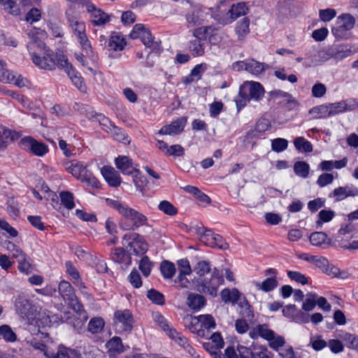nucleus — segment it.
Returning a JSON list of instances; mask_svg holds the SVG:
<instances>
[{
	"instance_id": "obj_63",
	"label": "nucleus",
	"mask_w": 358,
	"mask_h": 358,
	"mask_svg": "<svg viewBox=\"0 0 358 358\" xmlns=\"http://www.w3.org/2000/svg\"><path fill=\"white\" fill-rule=\"evenodd\" d=\"M271 128L270 121L266 118H260L255 124V130L259 134H264Z\"/></svg>"
},
{
	"instance_id": "obj_14",
	"label": "nucleus",
	"mask_w": 358,
	"mask_h": 358,
	"mask_svg": "<svg viewBox=\"0 0 358 358\" xmlns=\"http://www.w3.org/2000/svg\"><path fill=\"white\" fill-rule=\"evenodd\" d=\"M110 259L118 264H121L123 268H127L131 264V257L126 248H115L111 250Z\"/></svg>"
},
{
	"instance_id": "obj_42",
	"label": "nucleus",
	"mask_w": 358,
	"mask_h": 358,
	"mask_svg": "<svg viewBox=\"0 0 358 358\" xmlns=\"http://www.w3.org/2000/svg\"><path fill=\"white\" fill-rule=\"evenodd\" d=\"M147 298L156 305L162 306L165 303L164 295L155 289H150L148 290Z\"/></svg>"
},
{
	"instance_id": "obj_25",
	"label": "nucleus",
	"mask_w": 358,
	"mask_h": 358,
	"mask_svg": "<svg viewBox=\"0 0 358 358\" xmlns=\"http://www.w3.org/2000/svg\"><path fill=\"white\" fill-rule=\"evenodd\" d=\"M31 304L30 301L25 296L24 294H18L15 301V307L18 313L23 315H27L29 313Z\"/></svg>"
},
{
	"instance_id": "obj_38",
	"label": "nucleus",
	"mask_w": 358,
	"mask_h": 358,
	"mask_svg": "<svg viewBox=\"0 0 358 358\" xmlns=\"http://www.w3.org/2000/svg\"><path fill=\"white\" fill-rule=\"evenodd\" d=\"M52 57L53 62L55 63L54 68L48 69V71L55 70L56 66L65 71L66 69H68L69 66H71V64L63 53H54Z\"/></svg>"
},
{
	"instance_id": "obj_10",
	"label": "nucleus",
	"mask_w": 358,
	"mask_h": 358,
	"mask_svg": "<svg viewBox=\"0 0 358 358\" xmlns=\"http://www.w3.org/2000/svg\"><path fill=\"white\" fill-rule=\"evenodd\" d=\"M113 322L117 331L130 332L134 324L131 312L128 309L116 310L114 313Z\"/></svg>"
},
{
	"instance_id": "obj_4",
	"label": "nucleus",
	"mask_w": 358,
	"mask_h": 358,
	"mask_svg": "<svg viewBox=\"0 0 358 358\" xmlns=\"http://www.w3.org/2000/svg\"><path fill=\"white\" fill-rule=\"evenodd\" d=\"M58 292L70 308L85 320H87L88 317L83 304L76 296L74 288L68 281L62 280L59 283Z\"/></svg>"
},
{
	"instance_id": "obj_26",
	"label": "nucleus",
	"mask_w": 358,
	"mask_h": 358,
	"mask_svg": "<svg viewBox=\"0 0 358 358\" xmlns=\"http://www.w3.org/2000/svg\"><path fill=\"white\" fill-rule=\"evenodd\" d=\"M247 85H248L250 100L259 101L264 97L265 91L259 83L250 81L247 82Z\"/></svg>"
},
{
	"instance_id": "obj_32",
	"label": "nucleus",
	"mask_w": 358,
	"mask_h": 358,
	"mask_svg": "<svg viewBox=\"0 0 358 358\" xmlns=\"http://www.w3.org/2000/svg\"><path fill=\"white\" fill-rule=\"evenodd\" d=\"M309 114L312 115L314 119H324L332 116V113L329 111L327 105L315 106L309 110Z\"/></svg>"
},
{
	"instance_id": "obj_50",
	"label": "nucleus",
	"mask_w": 358,
	"mask_h": 358,
	"mask_svg": "<svg viewBox=\"0 0 358 358\" xmlns=\"http://www.w3.org/2000/svg\"><path fill=\"white\" fill-rule=\"evenodd\" d=\"M110 131L116 141L124 144H129L130 143L129 137L123 129L115 125V127Z\"/></svg>"
},
{
	"instance_id": "obj_43",
	"label": "nucleus",
	"mask_w": 358,
	"mask_h": 358,
	"mask_svg": "<svg viewBox=\"0 0 358 358\" xmlns=\"http://www.w3.org/2000/svg\"><path fill=\"white\" fill-rule=\"evenodd\" d=\"M154 264L148 256H143L138 264V268L143 275L148 278L152 271Z\"/></svg>"
},
{
	"instance_id": "obj_41",
	"label": "nucleus",
	"mask_w": 358,
	"mask_h": 358,
	"mask_svg": "<svg viewBox=\"0 0 358 358\" xmlns=\"http://www.w3.org/2000/svg\"><path fill=\"white\" fill-rule=\"evenodd\" d=\"M185 327L188 329L192 333L196 334L198 336V329L199 320L198 316H193L187 315L183 319Z\"/></svg>"
},
{
	"instance_id": "obj_17",
	"label": "nucleus",
	"mask_w": 358,
	"mask_h": 358,
	"mask_svg": "<svg viewBox=\"0 0 358 358\" xmlns=\"http://www.w3.org/2000/svg\"><path fill=\"white\" fill-rule=\"evenodd\" d=\"M358 194V188L353 186L338 187L329 194V197H335L336 201H340L348 196Z\"/></svg>"
},
{
	"instance_id": "obj_59",
	"label": "nucleus",
	"mask_w": 358,
	"mask_h": 358,
	"mask_svg": "<svg viewBox=\"0 0 358 358\" xmlns=\"http://www.w3.org/2000/svg\"><path fill=\"white\" fill-rule=\"evenodd\" d=\"M240 306L241 308V313L243 317L248 318L250 320L254 318L252 307L248 300L245 299L243 303H240Z\"/></svg>"
},
{
	"instance_id": "obj_18",
	"label": "nucleus",
	"mask_w": 358,
	"mask_h": 358,
	"mask_svg": "<svg viewBox=\"0 0 358 358\" xmlns=\"http://www.w3.org/2000/svg\"><path fill=\"white\" fill-rule=\"evenodd\" d=\"M115 164L117 169L124 175L130 176L136 169L134 165L133 160L127 156H118L115 159Z\"/></svg>"
},
{
	"instance_id": "obj_30",
	"label": "nucleus",
	"mask_w": 358,
	"mask_h": 358,
	"mask_svg": "<svg viewBox=\"0 0 358 358\" xmlns=\"http://www.w3.org/2000/svg\"><path fill=\"white\" fill-rule=\"evenodd\" d=\"M77 40L80 43L82 50L85 52V55L90 58L94 57V52L92 47L91 42L89 41L85 32L78 34L76 36Z\"/></svg>"
},
{
	"instance_id": "obj_2",
	"label": "nucleus",
	"mask_w": 358,
	"mask_h": 358,
	"mask_svg": "<svg viewBox=\"0 0 358 358\" xmlns=\"http://www.w3.org/2000/svg\"><path fill=\"white\" fill-rule=\"evenodd\" d=\"M106 204L122 215L119 226L124 231H135L148 224V218L143 213L130 208L118 200L106 199Z\"/></svg>"
},
{
	"instance_id": "obj_22",
	"label": "nucleus",
	"mask_w": 358,
	"mask_h": 358,
	"mask_svg": "<svg viewBox=\"0 0 358 358\" xmlns=\"http://www.w3.org/2000/svg\"><path fill=\"white\" fill-rule=\"evenodd\" d=\"M88 13H90L93 18L91 22L94 26H103L110 21V16L96 6Z\"/></svg>"
},
{
	"instance_id": "obj_45",
	"label": "nucleus",
	"mask_w": 358,
	"mask_h": 358,
	"mask_svg": "<svg viewBox=\"0 0 358 358\" xmlns=\"http://www.w3.org/2000/svg\"><path fill=\"white\" fill-rule=\"evenodd\" d=\"M335 216V213L332 210H322L318 213V220L316 221V227L321 228L324 222L331 221Z\"/></svg>"
},
{
	"instance_id": "obj_21",
	"label": "nucleus",
	"mask_w": 358,
	"mask_h": 358,
	"mask_svg": "<svg viewBox=\"0 0 358 358\" xmlns=\"http://www.w3.org/2000/svg\"><path fill=\"white\" fill-rule=\"evenodd\" d=\"M126 45L127 41L123 36L116 32L112 33L108 42V46L110 50L122 51L124 49Z\"/></svg>"
},
{
	"instance_id": "obj_5",
	"label": "nucleus",
	"mask_w": 358,
	"mask_h": 358,
	"mask_svg": "<svg viewBox=\"0 0 358 358\" xmlns=\"http://www.w3.org/2000/svg\"><path fill=\"white\" fill-rule=\"evenodd\" d=\"M208 27H201L194 29V39L187 43V48L194 57L205 54L206 48L209 45L208 41Z\"/></svg>"
},
{
	"instance_id": "obj_40",
	"label": "nucleus",
	"mask_w": 358,
	"mask_h": 358,
	"mask_svg": "<svg viewBox=\"0 0 358 358\" xmlns=\"http://www.w3.org/2000/svg\"><path fill=\"white\" fill-rule=\"evenodd\" d=\"M73 109L78 111L81 115H85L88 119H93L95 117L96 113L94 112L92 108L87 104L75 103Z\"/></svg>"
},
{
	"instance_id": "obj_46",
	"label": "nucleus",
	"mask_w": 358,
	"mask_h": 358,
	"mask_svg": "<svg viewBox=\"0 0 358 358\" xmlns=\"http://www.w3.org/2000/svg\"><path fill=\"white\" fill-rule=\"evenodd\" d=\"M62 205L67 209L71 210L75 207L73 194L68 191H62L59 193Z\"/></svg>"
},
{
	"instance_id": "obj_56",
	"label": "nucleus",
	"mask_w": 358,
	"mask_h": 358,
	"mask_svg": "<svg viewBox=\"0 0 358 358\" xmlns=\"http://www.w3.org/2000/svg\"><path fill=\"white\" fill-rule=\"evenodd\" d=\"M0 4L6 6L5 9L8 10V12L13 15L17 16L20 13L15 0H0Z\"/></svg>"
},
{
	"instance_id": "obj_60",
	"label": "nucleus",
	"mask_w": 358,
	"mask_h": 358,
	"mask_svg": "<svg viewBox=\"0 0 358 358\" xmlns=\"http://www.w3.org/2000/svg\"><path fill=\"white\" fill-rule=\"evenodd\" d=\"M41 17V12L37 8H31L25 15V20L30 23L33 24L34 22H36L40 20Z\"/></svg>"
},
{
	"instance_id": "obj_8",
	"label": "nucleus",
	"mask_w": 358,
	"mask_h": 358,
	"mask_svg": "<svg viewBox=\"0 0 358 358\" xmlns=\"http://www.w3.org/2000/svg\"><path fill=\"white\" fill-rule=\"evenodd\" d=\"M129 37L132 39L140 38L146 48H150L152 50H158L160 48V42L155 41L150 30L142 24L134 26Z\"/></svg>"
},
{
	"instance_id": "obj_16",
	"label": "nucleus",
	"mask_w": 358,
	"mask_h": 358,
	"mask_svg": "<svg viewBox=\"0 0 358 358\" xmlns=\"http://www.w3.org/2000/svg\"><path fill=\"white\" fill-rule=\"evenodd\" d=\"M352 48L353 46L349 44H334L331 45L333 59L341 61L352 55L355 52Z\"/></svg>"
},
{
	"instance_id": "obj_7",
	"label": "nucleus",
	"mask_w": 358,
	"mask_h": 358,
	"mask_svg": "<svg viewBox=\"0 0 358 358\" xmlns=\"http://www.w3.org/2000/svg\"><path fill=\"white\" fill-rule=\"evenodd\" d=\"M65 168L68 172L82 182H86L87 185L96 188L99 187V181L96 178L79 162L74 160L66 162Z\"/></svg>"
},
{
	"instance_id": "obj_19",
	"label": "nucleus",
	"mask_w": 358,
	"mask_h": 358,
	"mask_svg": "<svg viewBox=\"0 0 358 358\" xmlns=\"http://www.w3.org/2000/svg\"><path fill=\"white\" fill-rule=\"evenodd\" d=\"M101 173L110 187H117L121 184V178L119 173L111 166H103L101 169Z\"/></svg>"
},
{
	"instance_id": "obj_53",
	"label": "nucleus",
	"mask_w": 358,
	"mask_h": 358,
	"mask_svg": "<svg viewBox=\"0 0 358 358\" xmlns=\"http://www.w3.org/2000/svg\"><path fill=\"white\" fill-rule=\"evenodd\" d=\"M127 280L131 286L135 289H138L142 286L143 282L139 272L136 268H134L127 277Z\"/></svg>"
},
{
	"instance_id": "obj_24",
	"label": "nucleus",
	"mask_w": 358,
	"mask_h": 358,
	"mask_svg": "<svg viewBox=\"0 0 358 358\" xmlns=\"http://www.w3.org/2000/svg\"><path fill=\"white\" fill-rule=\"evenodd\" d=\"M206 303L204 296L199 294L191 293L187 299V304L194 311L200 310L206 305Z\"/></svg>"
},
{
	"instance_id": "obj_64",
	"label": "nucleus",
	"mask_w": 358,
	"mask_h": 358,
	"mask_svg": "<svg viewBox=\"0 0 358 358\" xmlns=\"http://www.w3.org/2000/svg\"><path fill=\"white\" fill-rule=\"evenodd\" d=\"M108 346L109 347L110 350H113L119 353L124 351L122 339L117 336H114L111 338L108 343Z\"/></svg>"
},
{
	"instance_id": "obj_9",
	"label": "nucleus",
	"mask_w": 358,
	"mask_h": 358,
	"mask_svg": "<svg viewBox=\"0 0 358 358\" xmlns=\"http://www.w3.org/2000/svg\"><path fill=\"white\" fill-rule=\"evenodd\" d=\"M237 350L241 358H271L272 355L266 346L252 343L250 347L238 345Z\"/></svg>"
},
{
	"instance_id": "obj_33",
	"label": "nucleus",
	"mask_w": 358,
	"mask_h": 358,
	"mask_svg": "<svg viewBox=\"0 0 358 358\" xmlns=\"http://www.w3.org/2000/svg\"><path fill=\"white\" fill-rule=\"evenodd\" d=\"M240 292L239 291L234 288L232 289H229L228 288H225L222 289V291L220 293V296L222 298V300L224 303H236L238 302V301L240 299Z\"/></svg>"
},
{
	"instance_id": "obj_28",
	"label": "nucleus",
	"mask_w": 358,
	"mask_h": 358,
	"mask_svg": "<svg viewBox=\"0 0 358 358\" xmlns=\"http://www.w3.org/2000/svg\"><path fill=\"white\" fill-rule=\"evenodd\" d=\"M67 22L76 36L85 32V23L73 15H66Z\"/></svg>"
},
{
	"instance_id": "obj_37",
	"label": "nucleus",
	"mask_w": 358,
	"mask_h": 358,
	"mask_svg": "<svg viewBox=\"0 0 358 358\" xmlns=\"http://www.w3.org/2000/svg\"><path fill=\"white\" fill-rule=\"evenodd\" d=\"M183 189L186 192H188L194 196L196 199H199L201 202L206 203H210V197L195 186L187 185L183 187Z\"/></svg>"
},
{
	"instance_id": "obj_61",
	"label": "nucleus",
	"mask_w": 358,
	"mask_h": 358,
	"mask_svg": "<svg viewBox=\"0 0 358 358\" xmlns=\"http://www.w3.org/2000/svg\"><path fill=\"white\" fill-rule=\"evenodd\" d=\"M176 343L181 346L191 356H194L196 353L195 350L190 345L189 340L185 336L181 335Z\"/></svg>"
},
{
	"instance_id": "obj_23",
	"label": "nucleus",
	"mask_w": 358,
	"mask_h": 358,
	"mask_svg": "<svg viewBox=\"0 0 358 358\" xmlns=\"http://www.w3.org/2000/svg\"><path fill=\"white\" fill-rule=\"evenodd\" d=\"M20 138V134L14 130L4 129L0 132V150L7 148L10 142L14 141Z\"/></svg>"
},
{
	"instance_id": "obj_12",
	"label": "nucleus",
	"mask_w": 358,
	"mask_h": 358,
	"mask_svg": "<svg viewBox=\"0 0 358 358\" xmlns=\"http://www.w3.org/2000/svg\"><path fill=\"white\" fill-rule=\"evenodd\" d=\"M199 320L198 336L208 338L213 330L216 328V322L214 317L210 314L198 315Z\"/></svg>"
},
{
	"instance_id": "obj_36",
	"label": "nucleus",
	"mask_w": 358,
	"mask_h": 358,
	"mask_svg": "<svg viewBox=\"0 0 358 358\" xmlns=\"http://www.w3.org/2000/svg\"><path fill=\"white\" fill-rule=\"evenodd\" d=\"M278 285L276 277H271L265 279L262 282H256L255 286L258 289L265 292H269L275 289Z\"/></svg>"
},
{
	"instance_id": "obj_54",
	"label": "nucleus",
	"mask_w": 358,
	"mask_h": 358,
	"mask_svg": "<svg viewBox=\"0 0 358 358\" xmlns=\"http://www.w3.org/2000/svg\"><path fill=\"white\" fill-rule=\"evenodd\" d=\"M158 208L164 213L170 216H173L178 213L177 208L166 200L162 201L158 206Z\"/></svg>"
},
{
	"instance_id": "obj_58",
	"label": "nucleus",
	"mask_w": 358,
	"mask_h": 358,
	"mask_svg": "<svg viewBox=\"0 0 358 358\" xmlns=\"http://www.w3.org/2000/svg\"><path fill=\"white\" fill-rule=\"evenodd\" d=\"M343 340L348 348L358 351V336L355 334L345 333L343 336Z\"/></svg>"
},
{
	"instance_id": "obj_15",
	"label": "nucleus",
	"mask_w": 358,
	"mask_h": 358,
	"mask_svg": "<svg viewBox=\"0 0 358 358\" xmlns=\"http://www.w3.org/2000/svg\"><path fill=\"white\" fill-rule=\"evenodd\" d=\"M314 265L320 268L323 273H325L327 275L331 277L339 276L340 269L336 266L330 264L328 259L324 257L317 256Z\"/></svg>"
},
{
	"instance_id": "obj_48",
	"label": "nucleus",
	"mask_w": 358,
	"mask_h": 358,
	"mask_svg": "<svg viewBox=\"0 0 358 358\" xmlns=\"http://www.w3.org/2000/svg\"><path fill=\"white\" fill-rule=\"evenodd\" d=\"M105 325L104 320L101 317H94L88 323V331L92 334L100 333Z\"/></svg>"
},
{
	"instance_id": "obj_1",
	"label": "nucleus",
	"mask_w": 358,
	"mask_h": 358,
	"mask_svg": "<svg viewBox=\"0 0 358 358\" xmlns=\"http://www.w3.org/2000/svg\"><path fill=\"white\" fill-rule=\"evenodd\" d=\"M197 275L193 280L196 291L212 296H217L219 286L224 282L222 271L214 268L211 271L209 262L199 261L194 268Z\"/></svg>"
},
{
	"instance_id": "obj_49",
	"label": "nucleus",
	"mask_w": 358,
	"mask_h": 358,
	"mask_svg": "<svg viewBox=\"0 0 358 358\" xmlns=\"http://www.w3.org/2000/svg\"><path fill=\"white\" fill-rule=\"evenodd\" d=\"M294 145L299 151L310 152L313 151L311 143L306 140L303 137H297L294 140Z\"/></svg>"
},
{
	"instance_id": "obj_55",
	"label": "nucleus",
	"mask_w": 358,
	"mask_h": 358,
	"mask_svg": "<svg viewBox=\"0 0 358 358\" xmlns=\"http://www.w3.org/2000/svg\"><path fill=\"white\" fill-rule=\"evenodd\" d=\"M306 299L302 304V308L305 311L312 310L316 306V299L317 294L313 292H309L306 295Z\"/></svg>"
},
{
	"instance_id": "obj_47",
	"label": "nucleus",
	"mask_w": 358,
	"mask_h": 358,
	"mask_svg": "<svg viewBox=\"0 0 358 358\" xmlns=\"http://www.w3.org/2000/svg\"><path fill=\"white\" fill-rule=\"evenodd\" d=\"M44 355L46 358H69V348L59 345L56 352L52 350H46Z\"/></svg>"
},
{
	"instance_id": "obj_35",
	"label": "nucleus",
	"mask_w": 358,
	"mask_h": 358,
	"mask_svg": "<svg viewBox=\"0 0 358 358\" xmlns=\"http://www.w3.org/2000/svg\"><path fill=\"white\" fill-rule=\"evenodd\" d=\"M336 22L344 29L351 30L355 24V18L350 13H343L336 19Z\"/></svg>"
},
{
	"instance_id": "obj_27",
	"label": "nucleus",
	"mask_w": 358,
	"mask_h": 358,
	"mask_svg": "<svg viewBox=\"0 0 358 358\" xmlns=\"http://www.w3.org/2000/svg\"><path fill=\"white\" fill-rule=\"evenodd\" d=\"M248 12V8L246 6L245 3L241 2L237 4H232L227 12V15H229L231 22H232L238 17L246 15Z\"/></svg>"
},
{
	"instance_id": "obj_3",
	"label": "nucleus",
	"mask_w": 358,
	"mask_h": 358,
	"mask_svg": "<svg viewBox=\"0 0 358 358\" xmlns=\"http://www.w3.org/2000/svg\"><path fill=\"white\" fill-rule=\"evenodd\" d=\"M27 50L35 65L43 69L54 68V52L42 40L29 41L27 43Z\"/></svg>"
},
{
	"instance_id": "obj_20",
	"label": "nucleus",
	"mask_w": 358,
	"mask_h": 358,
	"mask_svg": "<svg viewBox=\"0 0 358 358\" xmlns=\"http://www.w3.org/2000/svg\"><path fill=\"white\" fill-rule=\"evenodd\" d=\"M310 243L321 248H327L331 245V238L327 237L324 232L315 231L310 234L309 237Z\"/></svg>"
},
{
	"instance_id": "obj_31",
	"label": "nucleus",
	"mask_w": 358,
	"mask_h": 358,
	"mask_svg": "<svg viewBox=\"0 0 358 358\" xmlns=\"http://www.w3.org/2000/svg\"><path fill=\"white\" fill-rule=\"evenodd\" d=\"M246 66V71L255 76H258L265 71V69L268 67V65L252 59L247 60Z\"/></svg>"
},
{
	"instance_id": "obj_11",
	"label": "nucleus",
	"mask_w": 358,
	"mask_h": 358,
	"mask_svg": "<svg viewBox=\"0 0 358 358\" xmlns=\"http://www.w3.org/2000/svg\"><path fill=\"white\" fill-rule=\"evenodd\" d=\"M20 147L36 156L43 157L49 152L48 146L44 143L38 142L31 136L23 137L19 143Z\"/></svg>"
},
{
	"instance_id": "obj_6",
	"label": "nucleus",
	"mask_w": 358,
	"mask_h": 358,
	"mask_svg": "<svg viewBox=\"0 0 358 358\" xmlns=\"http://www.w3.org/2000/svg\"><path fill=\"white\" fill-rule=\"evenodd\" d=\"M122 243L131 256L143 255L148 250L144 237L134 231L126 233L122 237Z\"/></svg>"
},
{
	"instance_id": "obj_39",
	"label": "nucleus",
	"mask_w": 358,
	"mask_h": 358,
	"mask_svg": "<svg viewBox=\"0 0 358 358\" xmlns=\"http://www.w3.org/2000/svg\"><path fill=\"white\" fill-rule=\"evenodd\" d=\"M294 171L296 176L306 178L309 175L310 166L303 161L296 162L294 164Z\"/></svg>"
},
{
	"instance_id": "obj_44",
	"label": "nucleus",
	"mask_w": 358,
	"mask_h": 358,
	"mask_svg": "<svg viewBox=\"0 0 358 358\" xmlns=\"http://www.w3.org/2000/svg\"><path fill=\"white\" fill-rule=\"evenodd\" d=\"M162 275L166 279H171L176 273V266L173 263L169 261H164L160 266Z\"/></svg>"
},
{
	"instance_id": "obj_29",
	"label": "nucleus",
	"mask_w": 358,
	"mask_h": 358,
	"mask_svg": "<svg viewBox=\"0 0 358 358\" xmlns=\"http://www.w3.org/2000/svg\"><path fill=\"white\" fill-rule=\"evenodd\" d=\"M250 20L244 17L238 21L236 26V33L239 41L243 40L250 32Z\"/></svg>"
},
{
	"instance_id": "obj_34",
	"label": "nucleus",
	"mask_w": 358,
	"mask_h": 358,
	"mask_svg": "<svg viewBox=\"0 0 358 358\" xmlns=\"http://www.w3.org/2000/svg\"><path fill=\"white\" fill-rule=\"evenodd\" d=\"M328 106L329 107V111L332 113V116L340 113H343L347 110H352L355 108V103L352 104V106H348V101H345L330 103L328 105Z\"/></svg>"
},
{
	"instance_id": "obj_62",
	"label": "nucleus",
	"mask_w": 358,
	"mask_h": 358,
	"mask_svg": "<svg viewBox=\"0 0 358 358\" xmlns=\"http://www.w3.org/2000/svg\"><path fill=\"white\" fill-rule=\"evenodd\" d=\"M287 276L292 280L302 285H307L308 283V278L303 273L299 271H287Z\"/></svg>"
},
{
	"instance_id": "obj_52",
	"label": "nucleus",
	"mask_w": 358,
	"mask_h": 358,
	"mask_svg": "<svg viewBox=\"0 0 358 358\" xmlns=\"http://www.w3.org/2000/svg\"><path fill=\"white\" fill-rule=\"evenodd\" d=\"M288 147V141L282 138H276L271 140V149L275 152H281Z\"/></svg>"
},
{
	"instance_id": "obj_51",
	"label": "nucleus",
	"mask_w": 358,
	"mask_h": 358,
	"mask_svg": "<svg viewBox=\"0 0 358 358\" xmlns=\"http://www.w3.org/2000/svg\"><path fill=\"white\" fill-rule=\"evenodd\" d=\"M257 334L259 335V337L266 341L273 340L275 336V332L272 329H268L267 324H258Z\"/></svg>"
},
{
	"instance_id": "obj_57",
	"label": "nucleus",
	"mask_w": 358,
	"mask_h": 358,
	"mask_svg": "<svg viewBox=\"0 0 358 358\" xmlns=\"http://www.w3.org/2000/svg\"><path fill=\"white\" fill-rule=\"evenodd\" d=\"M315 57H318V59L315 60L316 64H320L333 58L331 46L328 47L326 49L319 50Z\"/></svg>"
},
{
	"instance_id": "obj_13",
	"label": "nucleus",
	"mask_w": 358,
	"mask_h": 358,
	"mask_svg": "<svg viewBox=\"0 0 358 358\" xmlns=\"http://www.w3.org/2000/svg\"><path fill=\"white\" fill-rule=\"evenodd\" d=\"M187 120V117H180L171 122L170 124L163 126L159 129V134L162 135H178L183 131Z\"/></svg>"
}]
</instances>
